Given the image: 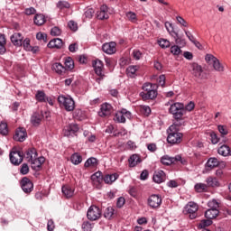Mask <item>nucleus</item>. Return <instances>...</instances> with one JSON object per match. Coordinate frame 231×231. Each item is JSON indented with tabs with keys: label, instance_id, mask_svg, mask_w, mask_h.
Segmentation results:
<instances>
[{
	"label": "nucleus",
	"instance_id": "79ce46f5",
	"mask_svg": "<svg viewBox=\"0 0 231 231\" xmlns=\"http://www.w3.org/2000/svg\"><path fill=\"white\" fill-rule=\"evenodd\" d=\"M36 100L38 102H46V94L44 93V91H41L39 90L37 93H36Z\"/></svg>",
	"mask_w": 231,
	"mask_h": 231
},
{
	"label": "nucleus",
	"instance_id": "49530a36",
	"mask_svg": "<svg viewBox=\"0 0 231 231\" xmlns=\"http://www.w3.org/2000/svg\"><path fill=\"white\" fill-rule=\"evenodd\" d=\"M217 129L221 136H226V134H228V127H226V125H220L217 126Z\"/></svg>",
	"mask_w": 231,
	"mask_h": 231
},
{
	"label": "nucleus",
	"instance_id": "09e8293b",
	"mask_svg": "<svg viewBox=\"0 0 231 231\" xmlns=\"http://www.w3.org/2000/svg\"><path fill=\"white\" fill-rule=\"evenodd\" d=\"M140 67L138 66H134V65H132V66H129L127 69H126V73L128 75H134L136 73V71H138Z\"/></svg>",
	"mask_w": 231,
	"mask_h": 231
},
{
	"label": "nucleus",
	"instance_id": "6e6d98bb",
	"mask_svg": "<svg viewBox=\"0 0 231 231\" xmlns=\"http://www.w3.org/2000/svg\"><path fill=\"white\" fill-rule=\"evenodd\" d=\"M133 57H134V59H135V60H140V59H142V57H143V54L142 53V51H140L138 50H134L133 51Z\"/></svg>",
	"mask_w": 231,
	"mask_h": 231
},
{
	"label": "nucleus",
	"instance_id": "052dcab7",
	"mask_svg": "<svg viewBox=\"0 0 231 231\" xmlns=\"http://www.w3.org/2000/svg\"><path fill=\"white\" fill-rule=\"evenodd\" d=\"M68 26L70 30H72V32H77V30H79V26L74 21H69Z\"/></svg>",
	"mask_w": 231,
	"mask_h": 231
},
{
	"label": "nucleus",
	"instance_id": "69168bd1",
	"mask_svg": "<svg viewBox=\"0 0 231 231\" xmlns=\"http://www.w3.org/2000/svg\"><path fill=\"white\" fill-rule=\"evenodd\" d=\"M47 230L48 231H53L55 230V223L52 219L49 220L47 223Z\"/></svg>",
	"mask_w": 231,
	"mask_h": 231
},
{
	"label": "nucleus",
	"instance_id": "0e129e2a",
	"mask_svg": "<svg viewBox=\"0 0 231 231\" xmlns=\"http://www.w3.org/2000/svg\"><path fill=\"white\" fill-rule=\"evenodd\" d=\"M177 21L179 24H181V26H184L185 28L189 26V23H187V21H185V19H183V17L181 16H177Z\"/></svg>",
	"mask_w": 231,
	"mask_h": 231
},
{
	"label": "nucleus",
	"instance_id": "2f4dec72",
	"mask_svg": "<svg viewBox=\"0 0 231 231\" xmlns=\"http://www.w3.org/2000/svg\"><path fill=\"white\" fill-rule=\"evenodd\" d=\"M52 69L58 73V75H64L66 73V68L59 62L52 64Z\"/></svg>",
	"mask_w": 231,
	"mask_h": 231
},
{
	"label": "nucleus",
	"instance_id": "9d476101",
	"mask_svg": "<svg viewBox=\"0 0 231 231\" xmlns=\"http://www.w3.org/2000/svg\"><path fill=\"white\" fill-rule=\"evenodd\" d=\"M166 30L171 33V37L175 39L176 44H180V46H185V40L178 34V32H175L174 27H172V23H165Z\"/></svg>",
	"mask_w": 231,
	"mask_h": 231
},
{
	"label": "nucleus",
	"instance_id": "412c9836",
	"mask_svg": "<svg viewBox=\"0 0 231 231\" xmlns=\"http://www.w3.org/2000/svg\"><path fill=\"white\" fill-rule=\"evenodd\" d=\"M206 185L208 189H216L221 186L219 180H217V178L212 176H209L206 179Z\"/></svg>",
	"mask_w": 231,
	"mask_h": 231
},
{
	"label": "nucleus",
	"instance_id": "f03ea898",
	"mask_svg": "<svg viewBox=\"0 0 231 231\" xmlns=\"http://www.w3.org/2000/svg\"><path fill=\"white\" fill-rule=\"evenodd\" d=\"M157 88L158 86L156 84L144 83L143 85L144 92H141L143 100H153V98H156L158 97Z\"/></svg>",
	"mask_w": 231,
	"mask_h": 231
},
{
	"label": "nucleus",
	"instance_id": "423d86ee",
	"mask_svg": "<svg viewBox=\"0 0 231 231\" xmlns=\"http://www.w3.org/2000/svg\"><path fill=\"white\" fill-rule=\"evenodd\" d=\"M199 209V207L195 202H189L185 207L183 210V214L186 216H189L190 219H196L198 217V210Z\"/></svg>",
	"mask_w": 231,
	"mask_h": 231
},
{
	"label": "nucleus",
	"instance_id": "72a5a7b5",
	"mask_svg": "<svg viewBox=\"0 0 231 231\" xmlns=\"http://www.w3.org/2000/svg\"><path fill=\"white\" fill-rule=\"evenodd\" d=\"M129 165L130 167H136V165H138V163H140L142 162V159H140V155L138 154H133L130 158H129Z\"/></svg>",
	"mask_w": 231,
	"mask_h": 231
},
{
	"label": "nucleus",
	"instance_id": "a878e982",
	"mask_svg": "<svg viewBox=\"0 0 231 231\" xmlns=\"http://www.w3.org/2000/svg\"><path fill=\"white\" fill-rule=\"evenodd\" d=\"M118 180V174L113 173V174H106L103 176V181L106 183L107 185H111L112 183H115Z\"/></svg>",
	"mask_w": 231,
	"mask_h": 231
},
{
	"label": "nucleus",
	"instance_id": "473e14b6",
	"mask_svg": "<svg viewBox=\"0 0 231 231\" xmlns=\"http://www.w3.org/2000/svg\"><path fill=\"white\" fill-rule=\"evenodd\" d=\"M206 166L208 169H216V167H219V161L216 157H211L208 160Z\"/></svg>",
	"mask_w": 231,
	"mask_h": 231
},
{
	"label": "nucleus",
	"instance_id": "39448f33",
	"mask_svg": "<svg viewBox=\"0 0 231 231\" xmlns=\"http://www.w3.org/2000/svg\"><path fill=\"white\" fill-rule=\"evenodd\" d=\"M87 217L88 221H98L102 217V209L95 205L90 206L87 212Z\"/></svg>",
	"mask_w": 231,
	"mask_h": 231
},
{
	"label": "nucleus",
	"instance_id": "b1692460",
	"mask_svg": "<svg viewBox=\"0 0 231 231\" xmlns=\"http://www.w3.org/2000/svg\"><path fill=\"white\" fill-rule=\"evenodd\" d=\"M61 192L64 198H67V199H69V198H73V195L75 194V189L71 188L70 186L65 185V186H62Z\"/></svg>",
	"mask_w": 231,
	"mask_h": 231
},
{
	"label": "nucleus",
	"instance_id": "603ef678",
	"mask_svg": "<svg viewBox=\"0 0 231 231\" xmlns=\"http://www.w3.org/2000/svg\"><path fill=\"white\" fill-rule=\"evenodd\" d=\"M36 39L38 41H43V42H48V35H46V33L38 32L36 34Z\"/></svg>",
	"mask_w": 231,
	"mask_h": 231
},
{
	"label": "nucleus",
	"instance_id": "a18cd8bd",
	"mask_svg": "<svg viewBox=\"0 0 231 231\" xmlns=\"http://www.w3.org/2000/svg\"><path fill=\"white\" fill-rule=\"evenodd\" d=\"M0 134L6 136L8 134V125L6 123L0 124Z\"/></svg>",
	"mask_w": 231,
	"mask_h": 231
},
{
	"label": "nucleus",
	"instance_id": "e433bc0d",
	"mask_svg": "<svg viewBox=\"0 0 231 231\" xmlns=\"http://www.w3.org/2000/svg\"><path fill=\"white\" fill-rule=\"evenodd\" d=\"M65 68L66 71L67 69L71 71V69L75 68V61H73V59H71V57H68L65 59Z\"/></svg>",
	"mask_w": 231,
	"mask_h": 231
},
{
	"label": "nucleus",
	"instance_id": "393cba45",
	"mask_svg": "<svg viewBox=\"0 0 231 231\" xmlns=\"http://www.w3.org/2000/svg\"><path fill=\"white\" fill-rule=\"evenodd\" d=\"M47 46L48 48H56L57 50H60V48H62V46H64V42L60 38H55L51 40Z\"/></svg>",
	"mask_w": 231,
	"mask_h": 231
},
{
	"label": "nucleus",
	"instance_id": "2eb2a0df",
	"mask_svg": "<svg viewBox=\"0 0 231 231\" xmlns=\"http://www.w3.org/2000/svg\"><path fill=\"white\" fill-rule=\"evenodd\" d=\"M27 136H28V134L26 133V129L24 127H19L15 131V134L14 135V140H15L16 142H24Z\"/></svg>",
	"mask_w": 231,
	"mask_h": 231
},
{
	"label": "nucleus",
	"instance_id": "ddd939ff",
	"mask_svg": "<svg viewBox=\"0 0 231 231\" xmlns=\"http://www.w3.org/2000/svg\"><path fill=\"white\" fill-rule=\"evenodd\" d=\"M20 185L25 194H30V192L33 190V182H32L27 177H23L21 180Z\"/></svg>",
	"mask_w": 231,
	"mask_h": 231
},
{
	"label": "nucleus",
	"instance_id": "4468645a",
	"mask_svg": "<svg viewBox=\"0 0 231 231\" xmlns=\"http://www.w3.org/2000/svg\"><path fill=\"white\" fill-rule=\"evenodd\" d=\"M111 113H113V106L109 103H104L101 105L98 116L104 118L106 116H109Z\"/></svg>",
	"mask_w": 231,
	"mask_h": 231
},
{
	"label": "nucleus",
	"instance_id": "f704fd0d",
	"mask_svg": "<svg viewBox=\"0 0 231 231\" xmlns=\"http://www.w3.org/2000/svg\"><path fill=\"white\" fill-rule=\"evenodd\" d=\"M25 156L28 162H32L34 158H37V150L35 148H31L25 152Z\"/></svg>",
	"mask_w": 231,
	"mask_h": 231
},
{
	"label": "nucleus",
	"instance_id": "c9c22d12",
	"mask_svg": "<svg viewBox=\"0 0 231 231\" xmlns=\"http://www.w3.org/2000/svg\"><path fill=\"white\" fill-rule=\"evenodd\" d=\"M33 21L34 24H36L37 26H42V24L46 23V17L44 16V14H36Z\"/></svg>",
	"mask_w": 231,
	"mask_h": 231
},
{
	"label": "nucleus",
	"instance_id": "37998d69",
	"mask_svg": "<svg viewBox=\"0 0 231 231\" xmlns=\"http://www.w3.org/2000/svg\"><path fill=\"white\" fill-rule=\"evenodd\" d=\"M212 66L214 69H216V71H225V67L221 65V63L219 62V60L217 59L212 63Z\"/></svg>",
	"mask_w": 231,
	"mask_h": 231
},
{
	"label": "nucleus",
	"instance_id": "7ed1b4c3",
	"mask_svg": "<svg viewBox=\"0 0 231 231\" xmlns=\"http://www.w3.org/2000/svg\"><path fill=\"white\" fill-rule=\"evenodd\" d=\"M169 113L172 115L178 124H181L180 120H181L183 115H185V105H183V103H173L169 108Z\"/></svg>",
	"mask_w": 231,
	"mask_h": 231
},
{
	"label": "nucleus",
	"instance_id": "338daca9",
	"mask_svg": "<svg viewBox=\"0 0 231 231\" xmlns=\"http://www.w3.org/2000/svg\"><path fill=\"white\" fill-rule=\"evenodd\" d=\"M194 107H196V105L194 104V102L191 101L184 106V109H185V112L192 111V110H194Z\"/></svg>",
	"mask_w": 231,
	"mask_h": 231
},
{
	"label": "nucleus",
	"instance_id": "aec40b11",
	"mask_svg": "<svg viewBox=\"0 0 231 231\" xmlns=\"http://www.w3.org/2000/svg\"><path fill=\"white\" fill-rule=\"evenodd\" d=\"M44 157L34 158L31 161V167L32 171H41V167H42V163H44Z\"/></svg>",
	"mask_w": 231,
	"mask_h": 231
},
{
	"label": "nucleus",
	"instance_id": "c756f323",
	"mask_svg": "<svg viewBox=\"0 0 231 231\" xmlns=\"http://www.w3.org/2000/svg\"><path fill=\"white\" fill-rule=\"evenodd\" d=\"M219 216V210L216 208H209L205 212L207 219H216Z\"/></svg>",
	"mask_w": 231,
	"mask_h": 231
},
{
	"label": "nucleus",
	"instance_id": "0eeeda50",
	"mask_svg": "<svg viewBox=\"0 0 231 231\" xmlns=\"http://www.w3.org/2000/svg\"><path fill=\"white\" fill-rule=\"evenodd\" d=\"M58 102L66 111H73L75 109V101L71 97L60 96L58 97Z\"/></svg>",
	"mask_w": 231,
	"mask_h": 231
},
{
	"label": "nucleus",
	"instance_id": "3c124183",
	"mask_svg": "<svg viewBox=\"0 0 231 231\" xmlns=\"http://www.w3.org/2000/svg\"><path fill=\"white\" fill-rule=\"evenodd\" d=\"M159 46H161V48H170L171 42H169L168 40H165V39H161L159 41Z\"/></svg>",
	"mask_w": 231,
	"mask_h": 231
},
{
	"label": "nucleus",
	"instance_id": "8fccbe9b",
	"mask_svg": "<svg viewBox=\"0 0 231 231\" xmlns=\"http://www.w3.org/2000/svg\"><path fill=\"white\" fill-rule=\"evenodd\" d=\"M140 110L145 115V116H149L151 115V107L149 106H141Z\"/></svg>",
	"mask_w": 231,
	"mask_h": 231
},
{
	"label": "nucleus",
	"instance_id": "f8f14e48",
	"mask_svg": "<svg viewBox=\"0 0 231 231\" xmlns=\"http://www.w3.org/2000/svg\"><path fill=\"white\" fill-rule=\"evenodd\" d=\"M93 66H94L96 75L99 77L96 80L97 82H100V80L104 79V77H106V75L102 73V71L104 70V63L102 62V60H97L93 63Z\"/></svg>",
	"mask_w": 231,
	"mask_h": 231
},
{
	"label": "nucleus",
	"instance_id": "13d9d810",
	"mask_svg": "<svg viewBox=\"0 0 231 231\" xmlns=\"http://www.w3.org/2000/svg\"><path fill=\"white\" fill-rule=\"evenodd\" d=\"M60 33H62V32L60 31V29L59 27H53L51 30V35H53L54 37L60 35Z\"/></svg>",
	"mask_w": 231,
	"mask_h": 231
},
{
	"label": "nucleus",
	"instance_id": "4d7b16f0",
	"mask_svg": "<svg viewBox=\"0 0 231 231\" xmlns=\"http://www.w3.org/2000/svg\"><path fill=\"white\" fill-rule=\"evenodd\" d=\"M21 174L26 175L28 172H30V167H28V164L23 163L20 169Z\"/></svg>",
	"mask_w": 231,
	"mask_h": 231
},
{
	"label": "nucleus",
	"instance_id": "a211bd4d",
	"mask_svg": "<svg viewBox=\"0 0 231 231\" xmlns=\"http://www.w3.org/2000/svg\"><path fill=\"white\" fill-rule=\"evenodd\" d=\"M91 180L93 184L97 188L100 189L102 187V182L104 181V176H102V171H97L91 176Z\"/></svg>",
	"mask_w": 231,
	"mask_h": 231
},
{
	"label": "nucleus",
	"instance_id": "c03bdc74",
	"mask_svg": "<svg viewBox=\"0 0 231 231\" xmlns=\"http://www.w3.org/2000/svg\"><path fill=\"white\" fill-rule=\"evenodd\" d=\"M125 15L130 23H136V21H138V18L134 12H127Z\"/></svg>",
	"mask_w": 231,
	"mask_h": 231
},
{
	"label": "nucleus",
	"instance_id": "f257e3e1",
	"mask_svg": "<svg viewBox=\"0 0 231 231\" xmlns=\"http://www.w3.org/2000/svg\"><path fill=\"white\" fill-rule=\"evenodd\" d=\"M180 125L181 123H178L177 121L169 127L170 132L167 137L168 143H171V145H178V143H181L183 141V134L178 132Z\"/></svg>",
	"mask_w": 231,
	"mask_h": 231
},
{
	"label": "nucleus",
	"instance_id": "58836bf2",
	"mask_svg": "<svg viewBox=\"0 0 231 231\" xmlns=\"http://www.w3.org/2000/svg\"><path fill=\"white\" fill-rule=\"evenodd\" d=\"M195 190L196 192H208V187L205 183H197L195 185Z\"/></svg>",
	"mask_w": 231,
	"mask_h": 231
},
{
	"label": "nucleus",
	"instance_id": "bf43d9fd",
	"mask_svg": "<svg viewBox=\"0 0 231 231\" xmlns=\"http://www.w3.org/2000/svg\"><path fill=\"white\" fill-rule=\"evenodd\" d=\"M210 137H211V143L216 145V143H219V137H217V134L216 133H211L210 134Z\"/></svg>",
	"mask_w": 231,
	"mask_h": 231
},
{
	"label": "nucleus",
	"instance_id": "e2e57ef3",
	"mask_svg": "<svg viewBox=\"0 0 231 231\" xmlns=\"http://www.w3.org/2000/svg\"><path fill=\"white\" fill-rule=\"evenodd\" d=\"M217 60V58L214 57L212 54H207L206 55V60L208 64H212Z\"/></svg>",
	"mask_w": 231,
	"mask_h": 231
},
{
	"label": "nucleus",
	"instance_id": "de8ad7c7",
	"mask_svg": "<svg viewBox=\"0 0 231 231\" xmlns=\"http://www.w3.org/2000/svg\"><path fill=\"white\" fill-rule=\"evenodd\" d=\"M22 46L25 50V51H30L32 50V45L30 44V39L25 38L23 42H22Z\"/></svg>",
	"mask_w": 231,
	"mask_h": 231
},
{
	"label": "nucleus",
	"instance_id": "f3484780",
	"mask_svg": "<svg viewBox=\"0 0 231 231\" xmlns=\"http://www.w3.org/2000/svg\"><path fill=\"white\" fill-rule=\"evenodd\" d=\"M102 50L107 55H113V53H116V42H110L108 43H105L102 46Z\"/></svg>",
	"mask_w": 231,
	"mask_h": 231
},
{
	"label": "nucleus",
	"instance_id": "774afa93",
	"mask_svg": "<svg viewBox=\"0 0 231 231\" xmlns=\"http://www.w3.org/2000/svg\"><path fill=\"white\" fill-rule=\"evenodd\" d=\"M158 84L159 86H161L162 88H163L165 86V75H161L158 79Z\"/></svg>",
	"mask_w": 231,
	"mask_h": 231
},
{
	"label": "nucleus",
	"instance_id": "4be33fe9",
	"mask_svg": "<svg viewBox=\"0 0 231 231\" xmlns=\"http://www.w3.org/2000/svg\"><path fill=\"white\" fill-rule=\"evenodd\" d=\"M24 37H23V34L21 32H14L11 36V42L14 46H23V41Z\"/></svg>",
	"mask_w": 231,
	"mask_h": 231
},
{
	"label": "nucleus",
	"instance_id": "a19ab883",
	"mask_svg": "<svg viewBox=\"0 0 231 231\" xmlns=\"http://www.w3.org/2000/svg\"><path fill=\"white\" fill-rule=\"evenodd\" d=\"M93 225L89 221H84L81 225V228L83 231H92L93 230Z\"/></svg>",
	"mask_w": 231,
	"mask_h": 231
},
{
	"label": "nucleus",
	"instance_id": "680f3d73",
	"mask_svg": "<svg viewBox=\"0 0 231 231\" xmlns=\"http://www.w3.org/2000/svg\"><path fill=\"white\" fill-rule=\"evenodd\" d=\"M58 8L62 10L63 8H69V3L65 1H60L57 5Z\"/></svg>",
	"mask_w": 231,
	"mask_h": 231
},
{
	"label": "nucleus",
	"instance_id": "864d4df0",
	"mask_svg": "<svg viewBox=\"0 0 231 231\" xmlns=\"http://www.w3.org/2000/svg\"><path fill=\"white\" fill-rule=\"evenodd\" d=\"M171 53H172V55H180L181 49L178 45H173L171 47Z\"/></svg>",
	"mask_w": 231,
	"mask_h": 231
},
{
	"label": "nucleus",
	"instance_id": "c85d7f7f",
	"mask_svg": "<svg viewBox=\"0 0 231 231\" xmlns=\"http://www.w3.org/2000/svg\"><path fill=\"white\" fill-rule=\"evenodd\" d=\"M164 180H165L164 171H155V173L153 174V181L155 183H163Z\"/></svg>",
	"mask_w": 231,
	"mask_h": 231
},
{
	"label": "nucleus",
	"instance_id": "5fc2aeb1",
	"mask_svg": "<svg viewBox=\"0 0 231 231\" xmlns=\"http://www.w3.org/2000/svg\"><path fill=\"white\" fill-rule=\"evenodd\" d=\"M93 15H95V9L93 8H89V9H87L86 12H85V17L87 19H92L93 18Z\"/></svg>",
	"mask_w": 231,
	"mask_h": 231
},
{
	"label": "nucleus",
	"instance_id": "ea45409f",
	"mask_svg": "<svg viewBox=\"0 0 231 231\" xmlns=\"http://www.w3.org/2000/svg\"><path fill=\"white\" fill-rule=\"evenodd\" d=\"M98 165V161L95 157L88 159L85 162V167H97Z\"/></svg>",
	"mask_w": 231,
	"mask_h": 231
},
{
	"label": "nucleus",
	"instance_id": "20e7f679",
	"mask_svg": "<svg viewBox=\"0 0 231 231\" xmlns=\"http://www.w3.org/2000/svg\"><path fill=\"white\" fill-rule=\"evenodd\" d=\"M10 162L13 165H21L24 160V152L17 147H14L9 154Z\"/></svg>",
	"mask_w": 231,
	"mask_h": 231
},
{
	"label": "nucleus",
	"instance_id": "7c9ffc66",
	"mask_svg": "<svg viewBox=\"0 0 231 231\" xmlns=\"http://www.w3.org/2000/svg\"><path fill=\"white\" fill-rule=\"evenodd\" d=\"M217 152L220 156H231L230 146L223 144L218 148Z\"/></svg>",
	"mask_w": 231,
	"mask_h": 231
},
{
	"label": "nucleus",
	"instance_id": "bb28decb",
	"mask_svg": "<svg viewBox=\"0 0 231 231\" xmlns=\"http://www.w3.org/2000/svg\"><path fill=\"white\" fill-rule=\"evenodd\" d=\"M107 12V5H101L99 12H97V19H100L101 21H104V19H109Z\"/></svg>",
	"mask_w": 231,
	"mask_h": 231
},
{
	"label": "nucleus",
	"instance_id": "1a4fd4ad",
	"mask_svg": "<svg viewBox=\"0 0 231 231\" xmlns=\"http://www.w3.org/2000/svg\"><path fill=\"white\" fill-rule=\"evenodd\" d=\"M176 162H180V163H182V165H185V163H186V161L181 158V155H177L175 157H171L169 155H163L161 158V163H162V165H166V166L172 165V163H176Z\"/></svg>",
	"mask_w": 231,
	"mask_h": 231
},
{
	"label": "nucleus",
	"instance_id": "cd10ccee",
	"mask_svg": "<svg viewBox=\"0 0 231 231\" xmlns=\"http://www.w3.org/2000/svg\"><path fill=\"white\" fill-rule=\"evenodd\" d=\"M42 118H43L42 114L39 112H35L32 114L31 117V123L32 124V125L37 126L41 124V122H42Z\"/></svg>",
	"mask_w": 231,
	"mask_h": 231
},
{
	"label": "nucleus",
	"instance_id": "4c0bfd02",
	"mask_svg": "<svg viewBox=\"0 0 231 231\" xmlns=\"http://www.w3.org/2000/svg\"><path fill=\"white\" fill-rule=\"evenodd\" d=\"M70 161L74 165H79L82 163V156L79 153H74L71 155Z\"/></svg>",
	"mask_w": 231,
	"mask_h": 231
},
{
	"label": "nucleus",
	"instance_id": "5701e85b",
	"mask_svg": "<svg viewBox=\"0 0 231 231\" xmlns=\"http://www.w3.org/2000/svg\"><path fill=\"white\" fill-rule=\"evenodd\" d=\"M191 73L192 75H194V77H196V79H203V77L201 76L203 73V69L201 68V66H199L198 63H193L191 65Z\"/></svg>",
	"mask_w": 231,
	"mask_h": 231
},
{
	"label": "nucleus",
	"instance_id": "dca6fc26",
	"mask_svg": "<svg viewBox=\"0 0 231 231\" xmlns=\"http://www.w3.org/2000/svg\"><path fill=\"white\" fill-rule=\"evenodd\" d=\"M148 205L151 208H158L162 205V197L159 195H152L148 199Z\"/></svg>",
	"mask_w": 231,
	"mask_h": 231
},
{
	"label": "nucleus",
	"instance_id": "6ab92c4d",
	"mask_svg": "<svg viewBox=\"0 0 231 231\" xmlns=\"http://www.w3.org/2000/svg\"><path fill=\"white\" fill-rule=\"evenodd\" d=\"M103 216L106 219L111 220L115 219L118 216V213L115 208L108 207L105 209Z\"/></svg>",
	"mask_w": 231,
	"mask_h": 231
},
{
	"label": "nucleus",
	"instance_id": "9b49d317",
	"mask_svg": "<svg viewBox=\"0 0 231 231\" xmlns=\"http://www.w3.org/2000/svg\"><path fill=\"white\" fill-rule=\"evenodd\" d=\"M77 133H79V125L76 124H70L65 126L63 129V134L68 138L77 136Z\"/></svg>",
	"mask_w": 231,
	"mask_h": 231
},
{
	"label": "nucleus",
	"instance_id": "6e6552de",
	"mask_svg": "<svg viewBox=\"0 0 231 231\" xmlns=\"http://www.w3.org/2000/svg\"><path fill=\"white\" fill-rule=\"evenodd\" d=\"M132 116L133 115L131 114L130 111H127V109L123 108L119 112L116 113L114 116V121L117 122L118 124H125V118L131 120Z\"/></svg>",
	"mask_w": 231,
	"mask_h": 231
}]
</instances>
